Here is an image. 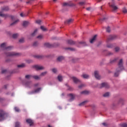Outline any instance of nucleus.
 I'll return each mask as SVG.
<instances>
[{
  "label": "nucleus",
  "instance_id": "obj_1",
  "mask_svg": "<svg viewBox=\"0 0 127 127\" xmlns=\"http://www.w3.org/2000/svg\"><path fill=\"white\" fill-rule=\"evenodd\" d=\"M0 48L4 50V54L7 57H16L20 55V54L15 52H9L13 48L12 46L6 47V43H2L0 45Z\"/></svg>",
  "mask_w": 127,
  "mask_h": 127
},
{
  "label": "nucleus",
  "instance_id": "obj_2",
  "mask_svg": "<svg viewBox=\"0 0 127 127\" xmlns=\"http://www.w3.org/2000/svg\"><path fill=\"white\" fill-rule=\"evenodd\" d=\"M118 66H119V67L118 68H117L116 71L115 73V77H118L120 72L124 69V66H123V63L122 59H121V60H120V61H119Z\"/></svg>",
  "mask_w": 127,
  "mask_h": 127
},
{
  "label": "nucleus",
  "instance_id": "obj_3",
  "mask_svg": "<svg viewBox=\"0 0 127 127\" xmlns=\"http://www.w3.org/2000/svg\"><path fill=\"white\" fill-rule=\"evenodd\" d=\"M98 87L99 88H109L110 86H109V85L108 83L103 82L101 85H98Z\"/></svg>",
  "mask_w": 127,
  "mask_h": 127
},
{
  "label": "nucleus",
  "instance_id": "obj_4",
  "mask_svg": "<svg viewBox=\"0 0 127 127\" xmlns=\"http://www.w3.org/2000/svg\"><path fill=\"white\" fill-rule=\"evenodd\" d=\"M5 112L3 110H0V121H3L5 119Z\"/></svg>",
  "mask_w": 127,
  "mask_h": 127
},
{
  "label": "nucleus",
  "instance_id": "obj_5",
  "mask_svg": "<svg viewBox=\"0 0 127 127\" xmlns=\"http://www.w3.org/2000/svg\"><path fill=\"white\" fill-rule=\"evenodd\" d=\"M71 79L72 80L73 82L75 83V84H78V83H81V80L75 76L71 77Z\"/></svg>",
  "mask_w": 127,
  "mask_h": 127
},
{
  "label": "nucleus",
  "instance_id": "obj_6",
  "mask_svg": "<svg viewBox=\"0 0 127 127\" xmlns=\"http://www.w3.org/2000/svg\"><path fill=\"white\" fill-rule=\"evenodd\" d=\"M41 90V88H38L37 89L34 90H33L31 92H28V94L29 95H32V94H35V93H38Z\"/></svg>",
  "mask_w": 127,
  "mask_h": 127
},
{
  "label": "nucleus",
  "instance_id": "obj_7",
  "mask_svg": "<svg viewBox=\"0 0 127 127\" xmlns=\"http://www.w3.org/2000/svg\"><path fill=\"white\" fill-rule=\"evenodd\" d=\"M75 6V4L72 3L71 1L63 3V6Z\"/></svg>",
  "mask_w": 127,
  "mask_h": 127
},
{
  "label": "nucleus",
  "instance_id": "obj_8",
  "mask_svg": "<svg viewBox=\"0 0 127 127\" xmlns=\"http://www.w3.org/2000/svg\"><path fill=\"white\" fill-rule=\"evenodd\" d=\"M68 97H69V102L72 101L73 100H74L75 98V95H73V94H69Z\"/></svg>",
  "mask_w": 127,
  "mask_h": 127
},
{
  "label": "nucleus",
  "instance_id": "obj_9",
  "mask_svg": "<svg viewBox=\"0 0 127 127\" xmlns=\"http://www.w3.org/2000/svg\"><path fill=\"white\" fill-rule=\"evenodd\" d=\"M94 75L95 78L98 80H99V79H101V76L99 75V72L98 71H94Z\"/></svg>",
  "mask_w": 127,
  "mask_h": 127
},
{
  "label": "nucleus",
  "instance_id": "obj_10",
  "mask_svg": "<svg viewBox=\"0 0 127 127\" xmlns=\"http://www.w3.org/2000/svg\"><path fill=\"white\" fill-rule=\"evenodd\" d=\"M73 22V19H69L65 21H64V24L66 25H69L71 24Z\"/></svg>",
  "mask_w": 127,
  "mask_h": 127
},
{
  "label": "nucleus",
  "instance_id": "obj_11",
  "mask_svg": "<svg viewBox=\"0 0 127 127\" xmlns=\"http://www.w3.org/2000/svg\"><path fill=\"white\" fill-rule=\"evenodd\" d=\"M112 1H113V4L110 5V6H111V7L113 8L114 10L115 11L117 10L118 9V7L115 5L114 1L113 0H112Z\"/></svg>",
  "mask_w": 127,
  "mask_h": 127
},
{
  "label": "nucleus",
  "instance_id": "obj_12",
  "mask_svg": "<svg viewBox=\"0 0 127 127\" xmlns=\"http://www.w3.org/2000/svg\"><path fill=\"white\" fill-rule=\"evenodd\" d=\"M117 38L116 35H110L109 38H108V41L113 40Z\"/></svg>",
  "mask_w": 127,
  "mask_h": 127
},
{
  "label": "nucleus",
  "instance_id": "obj_13",
  "mask_svg": "<svg viewBox=\"0 0 127 127\" xmlns=\"http://www.w3.org/2000/svg\"><path fill=\"white\" fill-rule=\"evenodd\" d=\"M66 42L68 44L70 45L75 44V42H74V41H72V40H67V41H66Z\"/></svg>",
  "mask_w": 127,
  "mask_h": 127
},
{
  "label": "nucleus",
  "instance_id": "obj_14",
  "mask_svg": "<svg viewBox=\"0 0 127 127\" xmlns=\"http://www.w3.org/2000/svg\"><path fill=\"white\" fill-rule=\"evenodd\" d=\"M34 67L37 70H42V69H44V67L43 66H40V65H35Z\"/></svg>",
  "mask_w": 127,
  "mask_h": 127
},
{
  "label": "nucleus",
  "instance_id": "obj_15",
  "mask_svg": "<svg viewBox=\"0 0 127 127\" xmlns=\"http://www.w3.org/2000/svg\"><path fill=\"white\" fill-rule=\"evenodd\" d=\"M25 85L27 87H29L30 88L32 86V82L31 81H28L25 83Z\"/></svg>",
  "mask_w": 127,
  "mask_h": 127
},
{
  "label": "nucleus",
  "instance_id": "obj_16",
  "mask_svg": "<svg viewBox=\"0 0 127 127\" xmlns=\"http://www.w3.org/2000/svg\"><path fill=\"white\" fill-rule=\"evenodd\" d=\"M88 103V100H85L84 101H83L82 102L78 104V106L80 107H82L84 105H85L86 104Z\"/></svg>",
  "mask_w": 127,
  "mask_h": 127
},
{
  "label": "nucleus",
  "instance_id": "obj_17",
  "mask_svg": "<svg viewBox=\"0 0 127 127\" xmlns=\"http://www.w3.org/2000/svg\"><path fill=\"white\" fill-rule=\"evenodd\" d=\"M26 122L30 124V126H31L33 124V120H31V119H27Z\"/></svg>",
  "mask_w": 127,
  "mask_h": 127
},
{
  "label": "nucleus",
  "instance_id": "obj_18",
  "mask_svg": "<svg viewBox=\"0 0 127 127\" xmlns=\"http://www.w3.org/2000/svg\"><path fill=\"white\" fill-rule=\"evenodd\" d=\"M97 37V35H95L93 37L92 39H91V40H90V43H93L95 41V40H96Z\"/></svg>",
  "mask_w": 127,
  "mask_h": 127
},
{
  "label": "nucleus",
  "instance_id": "obj_19",
  "mask_svg": "<svg viewBox=\"0 0 127 127\" xmlns=\"http://www.w3.org/2000/svg\"><path fill=\"white\" fill-rule=\"evenodd\" d=\"M124 102H125V100L123 98H120V99H119L118 103L119 104L123 105L124 104Z\"/></svg>",
  "mask_w": 127,
  "mask_h": 127
},
{
  "label": "nucleus",
  "instance_id": "obj_20",
  "mask_svg": "<svg viewBox=\"0 0 127 127\" xmlns=\"http://www.w3.org/2000/svg\"><path fill=\"white\" fill-rule=\"evenodd\" d=\"M81 76L83 77V78H84V79H89V75L87 74H83L81 75Z\"/></svg>",
  "mask_w": 127,
  "mask_h": 127
},
{
  "label": "nucleus",
  "instance_id": "obj_21",
  "mask_svg": "<svg viewBox=\"0 0 127 127\" xmlns=\"http://www.w3.org/2000/svg\"><path fill=\"white\" fill-rule=\"evenodd\" d=\"M58 80L59 82H62L63 81V76L61 75L58 76Z\"/></svg>",
  "mask_w": 127,
  "mask_h": 127
},
{
  "label": "nucleus",
  "instance_id": "obj_22",
  "mask_svg": "<svg viewBox=\"0 0 127 127\" xmlns=\"http://www.w3.org/2000/svg\"><path fill=\"white\" fill-rule=\"evenodd\" d=\"M44 45L46 47H48V48L52 47V45L51 44H50L49 43H45Z\"/></svg>",
  "mask_w": 127,
  "mask_h": 127
},
{
  "label": "nucleus",
  "instance_id": "obj_23",
  "mask_svg": "<svg viewBox=\"0 0 127 127\" xmlns=\"http://www.w3.org/2000/svg\"><path fill=\"white\" fill-rule=\"evenodd\" d=\"M34 57L36 59H41L43 58V56H40V55H36V56H34Z\"/></svg>",
  "mask_w": 127,
  "mask_h": 127
},
{
  "label": "nucleus",
  "instance_id": "obj_24",
  "mask_svg": "<svg viewBox=\"0 0 127 127\" xmlns=\"http://www.w3.org/2000/svg\"><path fill=\"white\" fill-rule=\"evenodd\" d=\"M0 16L6 18V17H7V15L6 14L2 13V12H0Z\"/></svg>",
  "mask_w": 127,
  "mask_h": 127
},
{
  "label": "nucleus",
  "instance_id": "obj_25",
  "mask_svg": "<svg viewBox=\"0 0 127 127\" xmlns=\"http://www.w3.org/2000/svg\"><path fill=\"white\" fill-rule=\"evenodd\" d=\"M80 93L81 94L88 95L89 94V91L85 90L81 92Z\"/></svg>",
  "mask_w": 127,
  "mask_h": 127
},
{
  "label": "nucleus",
  "instance_id": "obj_26",
  "mask_svg": "<svg viewBox=\"0 0 127 127\" xmlns=\"http://www.w3.org/2000/svg\"><path fill=\"white\" fill-rule=\"evenodd\" d=\"M25 66L26 65H25V64H21L18 65L17 67L18 68H23V67H25Z\"/></svg>",
  "mask_w": 127,
  "mask_h": 127
},
{
  "label": "nucleus",
  "instance_id": "obj_27",
  "mask_svg": "<svg viewBox=\"0 0 127 127\" xmlns=\"http://www.w3.org/2000/svg\"><path fill=\"white\" fill-rule=\"evenodd\" d=\"M34 79H35V80H40L41 78L40 76L38 75H34L32 76Z\"/></svg>",
  "mask_w": 127,
  "mask_h": 127
},
{
  "label": "nucleus",
  "instance_id": "obj_28",
  "mask_svg": "<svg viewBox=\"0 0 127 127\" xmlns=\"http://www.w3.org/2000/svg\"><path fill=\"white\" fill-rule=\"evenodd\" d=\"M47 74V71H45L42 72L40 75V77H43L44 76H45V75H46Z\"/></svg>",
  "mask_w": 127,
  "mask_h": 127
},
{
  "label": "nucleus",
  "instance_id": "obj_29",
  "mask_svg": "<svg viewBox=\"0 0 127 127\" xmlns=\"http://www.w3.org/2000/svg\"><path fill=\"white\" fill-rule=\"evenodd\" d=\"M64 59V58L63 57H59L58 58H57V60L59 61V62H61L62 61V60H63Z\"/></svg>",
  "mask_w": 127,
  "mask_h": 127
},
{
  "label": "nucleus",
  "instance_id": "obj_30",
  "mask_svg": "<svg viewBox=\"0 0 127 127\" xmlns=\"http://www.w3.org/2000/svg\"><path fill=\"white\" fill-rule=\"evenodd\" d=\"M19 21L18 20H16L15 21H14L13 22H12V23L10 24V26H13L15 24H16V23Z\"/></svg>",
  "mask_w": 127,
  "mask_h": 127
},
{
  "label": "nucleus",
  "instance_id": "obj_31",
  "mask_svg": "<svg viewBox=\"0 0 127 127\" xmlns=\"http://www.w3.org/2000/svg\"><path fill=\"white\" fill-rule=\"evenodd\" d=\"M121 127H127V124L126 123H123L119 125Z\"/></svg>",
  "mask_w": 127,
  "mask_h": 127
},
{
  "label": "nucleus",
  "instance_id": "obj_32",
  "mask_svg": "<svg viewBox=\"0 0 127 127\" xmlns=\"http://www.w3.org/2000/svg\"><path fill=\"white\" fill-rule=\"evenodd\" d=\"M110 95V93L109 92H106L103 95V97H108Z\"/></svg>",
  "mask_w": 127,
  "mask_h": 127
},
{
  "label": "nucleus",
  "instance_id": "obj_33",
  "mask_svg": "<svg viewBox=\"0 0 127 127\" xmlns=\"http://www.w3.org/2000/svg\"><path fill=\"white\" fill-rule=\"evenodd\" d=\"M107 47L108 48L111 49V48H113L114 45L112 44H109L107 45Z\"/></svg>",
  "mask_w": 127,
  "mask_h": 127
},
{
  "label": "nucleus",
  "instance_id": "obj_34",
  "mask_svg": "<svg viewBox=\"0 0 127 127\" xmlns=\"http://www.w3.org/2000/svg\"><path fill=\"white\" fill-rule=\"evenodd\" d=\"M41 29L43 31H47V29L44 26H41Z\"/></svg>",
  "mask_w": 127,
  "mask_h": 127
},
{
  "label": "nucleus",
  "instance_id": "obj_35",
  "mask_svg": "<svg viewBox=\"0 0 127 127\" xmlns=\"http://www.w3.org/2000/svg\"><path fill=\"white\" fill-rule=\"evenodd\" d=\"M37 31H38V29H36L34 30V32L32 33L31 35H32V36H34L35 35V34H36Z\"/></svg>",
  "mask_w": 127,
  "mask_h": 127
},
{
  "label": "nucleus",
  "instance_id": "obj_36",
  "mask_svg": "<svg viewBox=\"0 0 127 127\" xmlns=\"http://www.w3.org/2000/svg\"><path fill=\"white\" fill-rule=\"evenodd\" d=\"M123 11L124 13H125V14L127 13V8H126V7L123 8Z\"/></svg>",
  "mask_w": 127,
  "mask_h": 127
},
{
  "label": "nucleus",
  "instance_id": "obj_37",
  "mask_svg": "<svg viewBox=\"0 0 127 127\" xmlns=\"http://www.w3.org/2000/svg\"><path fill=\"white\" fill-rule=\"evenodd\" d=\"M28 24V22L27 21H24L23 23V26L24 27H26Z\"/></svg>",
  "mask_w": 127,
  "mask_h": 127
},
{
  "label": "nucleus",
  "instance_id": "obj_38",
  "mask_svg": "<svg viewBox=\"0 0 127 127\" xmlns=\"http://www.w3.org/2000/svg\"><path fill=\"white\" fill-rule=\"evenodd\" d=\"M18 36V34H13V35H12V37L13 38H16Z\"/></svg>",
  "mask_w": 127,
  "mask_h": 127
},
{
  "label": "nucleus",
  "instance_id": "obj_39",
  "mask_svg": "<svg viewBox=\"0 0 127 127\" xmlns=\"http://www.w3.org/2000/svg\"><path fill=\"white\" fill-rule=\"evenodd\" d=\"M8 7H4L3 8H2V11H8Z\"/></svg>",
  "mask_w": 127,
  "mask_h": 127
},
{
  "label": "nucleus",
  "instance_id": "obj_40",
  "mask_svg": "<svg viewBox=\"0 0 127 127\" xmlns=\"http://www.w3.org/2000/svg\"><path fill=\"white\" fill-rule=\"evenodd\" d=\"M86 86V85H85V84H81V85H80L79 86H78V88L81 89L84 87H85Z\"/></svg>",
  "mask_w": 127,
  "mask_h": 127
},
{
  "label": "nucleus",
  "instance_id": "obj_41",
  "mask_svg": "<svg viewBox=\"0 0 127 127\" xmlns=\"http://www.w3.org/2000/svg\"><path fill=\"white\" fill-rule=\"evenodd\" d=\"M14 110H15V112H20L19 109L18 107H14Z\"/></svg>",
  "mask_w": 127,
  "mask_h": 127
},
{
  "label": "nucleus",
  "instance_id": "obj_42",
  "mask_svg": "<svg viewBox=\"0 0 127 127\" xmlns=\"http://www.w3.org/2000/svg\"><path fill=\"white\" fill-rule=\"evenodd\" d=\"M31 77H32V76L31 75H26L25 76V78L26 79H30V78H31Z\"/></svg>",
  "mask_w": 127,
  "mask_h": 127
},
{
  "label": "nucleus",
  "instance_id": "obj_43",
  "mask_svg": "<svg viewBox=\"0 0 127 127\" xmlns=\"http://www.w3.org/2000/svg\"><path fill=\"white\" fill-rule=\"evenodd\" d=\"M15 127H20V124L19 122H16L15 123Z\"/></svg>",
  "mask_w": 127,
  "mask_h": 127
},
{
  "label": "nucleus",
  "instance_id": "obj_44",
  "mask_svg": "<svg viewBox=\"0 0 127 127\" xmlns=\"http://www.w3.org/2000/svg\"><path fill=\"white\" fill-rule=\"evenodd\" d=\"M19 42L20 43H23L24 42V39H23V38H22L21 39H20Z\"/></svg>",
  "mask_w": 127,
  "mask_h": 127
},
{
  "label": "nucleus",
  "instance_id": "obj_45",
  "mask_svg": "<svg viewBox=\"0 0 127 127\" xmlns=\"http://www.w3.org/2000/svg\"><path fill=\"white\" fill-rule=\"evenodd\" d=\"M66 50H70V51H75V49L74 48H67L65 49Z\"/></svg>",
  "mask_w": 127,
  "mask_h": 127
},
{
  "label": "nucleus",
  "instance_id": "obj_46",
  "mask_svg": "<svg viewBox=\"0 0 127 127\" xmlns=\"http://www.w3.org/2000/svg\"><path fill=\"white\" fill-rule=\"evenodd\" d=\"M118 58H116V59H115L114 60H111L110 61V63H114L115 62H116L117 61V60H118Z\"/></svg>",
  "mask_w": 127,
  "mask_h": 127
},
{
  "label": "nucleus",
  "instance_id": "obj_47",
  "mask_svg": "<svg viewBox=\"0 0 127 127\" xmlns=\"http://www.w3.org/2000/svg\"><path fill=\"white\" fill-rule=\"evenodd\" d=\"M52 71L54 73H56L57 72V69L54 68L52 69Z\"/></svg>",
  "mask_w": 127,
  "mask_h": 127
},
{
  "label": "nucleus",
  "instance_id": "obj_48",
  "mask_svg": "<svg viewBox=\"0 0 127 127\" xmlns=\"http://www.w3.org/2000/svg\"><path fill=\"white\" fill-rule=\"evenodd\" d=\"M106 31L108 33H110L111 31L110 28L108 26L106 29Z\"/></svg>",
  "mask_w": 127,
  "mask_h": 127
},
{
  "label": "nucleus",
  "instance_id": "obj_49",
  "mask_svg": "<svg viewBox=\"0 0 127 127\" xmlns=\"http://www.w3.org/2000/svg\"><path fill=\"white\" fill-rule=\"evenodd\" d=\"M79 44L83 45V46H85L86 45V43L85 42H79Z\"/></svg>",
  "mask_w": 127,
  "mask_h": 127
},
{
  "label": "nucleus",
  "instance_id": "obj_50",
  "mask_svg": "<svg viewBox=\"0 0 127 127\" xmlns=\"http://www.w3.org/2000/svg\"><path fill=\"white\" fill-rule=\"evenodd\" d=\"M20 16L22 17H26V15L25 14H23V13H20Z\"/></svg>",
  "mask_w": 127,
  "mask_h": 127
},
{
  "label": "nucleus",
  "instance_id": "obj_51",
  "mask_svg": "<svg viewBox=\"0 0 127 127\" xmlns=\"http://www.w3.org/2000/svg\"><path fill=\"white\" fill-rule=\"evenodd\" d=\"M38 45V42H35L33 44V46L36 47Z\"/></svg>",
  "mask_w": 127,
  "mask_h": 127
},
{
  "label": "nucleus",
  "instance_id": "obj_52",
  "mask_svg": "<svg viewBox=\"0 0 127 127\" xmlns=\"http://www.w3.org/2000/svg\"><path fill=\"white\" fill-rule=\"evenodd\" d=\"M36 23L37 24H40L41 23V20H36Z\"/></svg>",
  "mask_w": 127,
  "mask_h": 127
},
{
  "label": "nucleus",
  "instance_id": "obj_53",
  "mask_svg": "<svg viewBox=\"0 0 127 127\" xmlns=\"http://www.w3.org/2000/svg\"><path fill=\"white\" fill-rule=\"evenodd\" d=\"M7 72V70L6 69H3L1 71V73H5Z\"/></svg>",
  "mask_w": 127,
  "mask_h": 127
},
{
  "label": "nucleus",
  "instance_id": "obj_54",
  "mask_svg": "<svg viewBox=\"0 0 127 127\" xmlns=\"http://www.w3.org/2000/svg\"><path fill=\"white\" fill-rule=\"evenodd\" d=\"M119 50H120V48H119V47H116V48H115V51H116V52H119Z\"/></svg>",
  "mask_w": 127,
  "mask_h": 127
},
{
  "label": "nucleus",
  "instance_id": "obj_55",
  "mask_svg": "<svg viewBox=\"0 0 127 127\" xmlns=\"http://www.w3.org/2000/svg\"><path fill=\"white\" fill-rule=\"evenodd\" d=\"M43 37V36L42 35H39L38 37H37V38L38 39H41Z\"/></svg>",
  "mask_w": 127,
  "mask_h": 127
},
{
  "label": "nucleus",
  "instance_id": "obj_56",
  "mask_svg": "<svg viewBox=\"0 0 127 127\" xmlns=\"http://www.w3.org/2000/svg\"><path fill=\"white\" fill-rule=\"evenodd\" d=\"M79 4L80 5H84V4H85V2H79Z\"/></svg>",
  "mask_w": 127,
  "mask_h": 127
},
{
  "label": "nucleus",
  "instance_id": "obj_57",
  "mask_svg": "<svg viewBox=\"0 0 127 127\" xmlns=\"http://www.w3.org/2000/svg\"><path fill=\"white\" fill-rule=\"evenodd\" d=\"M112 55H113V54L111 52H108L107 54L108 56H111Z\"/></svg>",
  "mask_w": 127,
  "mask_h": 127
},
{
  "label": "nucleus",
  "instance_id": "obj_58",
  "mask_svg": "<svg viewBox=\"0 0 127 127\" xmlns=\"http://www.w3.org/2000/svg\"><path fill=\"white\" fill-rule=\"evenodd\" d=\"M39 85V83H36V84H34V87H38Z\"/></svg>",
  "mask_w": 127,
  "mask_h": 127
},
{
  "label": "nucleus",
  "instance_id": "obj_59",
  "mask_svg": "<svg viewBox=\"0 0 127 127\" xmlns=\"http://www.w3.org/2000/svg\"><path fill=\"white\" fill-rule=\"evenodd\" d=\"M102 125L104 126V127H107L108 126V125L106 123H103Z\"/></svg>",
  "mask_w": 127,
  "mask_h": 127
},
{
  "label": "nucleus",
  "instance_id": "obj_60",
  "mask_svg": "<svg viewBox=\"0 0 127 127\" xmlns=\"http://www.w3.org/2000/svg\"><path fill=\"white\" fill-rule=\"evenodd\" d=\"M7 88V85H5L4 86V88L5 89H6Z\"/></svg>",
  "mask_w": 127,
  "mask_h": 127
},
{
  "label": "nucleus",
  "instance_id": "obj_61",
  "mask_svg": "<svg viewBox=\"0 0 127 127\" xmlns=\"http://www.w3.org/2000/svg\"><path fill=\"white\" fill-rule=\"evenodd\" d=\"M86 10H87V11H89V10H90V7H87V8H86Z\"/></svg>",
  "mask_w": 127,
  "mask_h": 127
},
{
  "label": "nucleus",
  "instance_id": "obj_62",
  "mask_svg": "<svg viewBox=\"0 0 127 127\" xmlns=\"http://www.w3.org/2000/svg\"><path fill=\"white\" fill-rule=\"evenodd\" d=\"M31 62H32V60H29V61H27V63H31Z\"/></svg>",
  "mask_w": 127,
  "mask_h": 127
},
{
  "label": "nucleus",
  "instance_id": "obj_63",
  "mask_svg": "<svg viewBox=\"0 0 127 127\" xmlns=\"http://www.w3.org/2000/svg\"><path fill=\"white\" fill-rule=\"evenodd\" d=\"M3 100V99L0 98V102H2Z\"/></svg>",
  "mask_w": 127,
  "mask_h": 127
},
{
  "label": "nucleus",
  "instance_id": "obj_64",
  "mask_svg": "<svg viewBox=\"0 0 127 127\" xmlns=\"http://www.w3.org/2000/svg\"><path fill=\"white\" fill-rule=\"evenodd\" d=\"M10 77V76H9L7 77V80H9V78Z\"/></svg>",
  "mask_w": 127,
  "mask_h": 127
}]
</instances>
